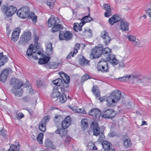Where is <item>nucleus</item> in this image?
<instances>
[{"mask_svg":"<svg viewBox=\"0 0 151 151\" xmlns=\"http://www.w3.org/2000/svg\"><path fill=\"white\" fill-rule=\"evenodd\" d=\"M121 29L124 31H127L129 30V24L124 20H122L121 21Z\"/></svg>","mask_w":151,"mask_h":151,"instance_id":"30","label":"nucleus"},{"mask_svg":"<svg viewBox=\"0 0 151 151\" xmlns=\"http://www.w3.org/2000/svg\"><path fill=\"white\" fill-rule=\"evenodd\" d=\"M106 57L107 62L110 61V63L113 65H117L119 63V60L116 59L115 55H112L111 50L110 52L108 53Z\"/></svg>","mask_w":151,"mask_h":151,"instance_id":"13","label":"nucleus"},{"mask_svg":"<svg viewBox=\"0 0 151 151\" xmlns=\"http://www.w3.org/2000/svg\"><path fill=\"white\" fill-rule=\"evenodd\" d=\"M92 33V31L90 29H84L83 31V33L85 34L86 33H89L90 34H91Z\"/></svg>","mask_w":151,"mask_h":151,"instance_id":"59","label":"nucleus"},{"mask_svg":"<svg viewBox=\"0 0 151 151\" xmlns=\"http://www.w3.org/2000/svg\"><path fill=\"white\" fill-rule=\"evenodd\" d=\"M59 21L57 17H51L48 20V26L49 27L54 26Z\"/></svg>","mask_w":151,"mask_h":151,"instance_id":"19","label":"nucleus"},{"mask_svg":"<svg viewBox=\"0 0 151 151\" xmlns=\"http://www.w3.org/2000/svg\"><path fill=\"white\" fill-rule=\"evenodd\" d=\"M73 52H71L67 56V57L66 58V59L67 60H68L70 59L71 57H73Z\"/></svg>","mask_w":151,"mask_h":151,"instance_id":"62","label":"nucleus"},{"mask_svg":"<svg viewBox=\"0 0 151 151\" xmlns=\"http://www.w3.org/2000/svg\"><path fill=\"white\" fill-rule=\"evenodd\" d=\"M130 79L129 75H126L124 76L119 78L118 79L121 81L125 82H128L129 81Z\"/></svg>","mask_w":151,"mask_h":151,"instance_id":"43","label":"nucleus"},{"mask_svg":"<svg viewBox=\"0 0 151 151\" xmlns=\"http://www.w3.org/2000/svg\"><path fill=\"white\" fill-rule=\"evenodd\" d=\"M60 93L58 90L57 86H54L51 94L52 98H55L59 97L60 95Z\"/></svg>","mask_w":151,"mask_h":151,"instance_id":"26","label":"nucleus"},{"mask_svg":"<svg viewBox=\"0 0 151 151\" xmlns=\"http://www.w3.org/2000/svg\"><path fill=\"white\" fill-rule=\"evenodd\" d=\"M45 146L48 149H52L53 150L56 149V147L53 144L52 142L49 139H46L45 143Z\"/></svg>","mask_w":151,"mask_h":151,"instance_id":"27","label":"nucleus"},{"mask_svg":"<svg viewBox=\"0 0 151 151\" xmlns=\"http://www.w3.org/2000/svg\"><path fill=\"white\" fill-rule=\"evenodd\" d=\"M60 64L59 63H57L55 62H50L48 64L45 65V66L47 68L50 69H55L58 68V66Z\"/></svg>","mask_w":151,"mask_h":151,"instance_id":"31","label":"nucleus"},{"mask_svg":"<svg viewBox=\"0 0 151 151\" xmlns=\"http://www.w3.org/2000/svg\"><path fill=\"white\" fill-rule=\"evenodd\" d=\"M13 90L14 91H12V88L11 89V91L12 93L14 94L16 96H21V95L22 94V93L23 92V90L22 89H21L20 91H17L18 90H16L15 89H14Z\"/></svg>","mask_w":151,"mask_h":151,"instance_id":"46","label":"nucleus"},{"mask_svg":"<svg viewBox=\"0 0 151 151\" xmlns=\"http://www.w3.org/2000/svg\"><path fill=\"white\" fill-rule=\"evenodd\" d=\"M81 126L84 128H87L88 126V120L86 119H83L81 121Z\"/></svg>","mask_w":151,"mask_h":151,"instance_id":"44","label":"nucleus"},{"mask_svg":"<svg viewBox=\"0 0 151 151\" xmlns=\"http://www.w3.org/2000/svg\"><path fill=\"white\" fill-rule=\"evenodd\" d=\"M47 4L51 9H52L54 6V3L51 1L50 0H47Z\"/></svg>","mask_w":151,"mask_h":151,"instance_id":"50","label":"nucleus"},{"mask_svg":"<svg viewBox=\"0 0 151 151\" xmlns=\"http://www.w3.org/2000/svg\"><path fill=\"white\" fill-rule=\"evenodd\" d=\"M38 43L37 42H35L34 45L33 44H31L29 46L26 52V55L27 58L30 59L32 57L35 59H37L39 58H38L37 55H35V52L33 51L34 48L36 49L39 48Z\"/></svg>","mask_w":151,"mask_h":151,"instance_id":"4","label":"nucleus"},{"mask_svg":"<svg viewBox=\"0 0 151 151\" xmlns=\"http://www.w3.org/2000/svg\"><path fill=\"white\" fill-rule=\"evenodd\" d=\"M50 119V116L47 115L42 119L39 126V129L41 131L43 132L45 131L46 129V125L49 121Z\"/></svg>","mask_w":151,"mask_h":151,"instance_id":"10","label":"nucleus"},{"mask_svg":"<svg viewBox=\"0 0 151 151\" xmlns=\"http://www.w3.org/2000/svg\"><path fill=\"white\" fill-rule=\"evenodd\" d=\"M37 86L38 88H40L43 85L42 82L40 80H38L37 81Z\"/></svg>","mask_w":151,"mask_h":151,"instance_id":"56","label":"nucleus"},{"mask_svg":"<svg viewBox=\"0 0 151 151\" xmlns=\"http://www.w3.org/2000/svg\"><path fill=\"white\" fill-rule=\"evenodd\" d=\"M92 92L96 97L100 96V92L99 90L97 88L96 86H93Z\"/></svg>","mask_w":151,"mask_h":151,"instance_id":"34","label":"nucleus"},{"mask_svg":"<svg viewBox=\"0 0 151 151\" xmlns=\"http://www.w3.org/2000/svg\"><path fill=\"white\" fill-rule=\"evenodd\" d=\"M102 145L104 150L112 149V145L107 141H104L102 142Z\"/></svg>","mask_w":151,"mask_h":151,"instance_id":"29","label":"nucleus"},{"mask_svg":"<svg viewBox=\"0 0 151 151\" xmlns=\"http://www.w3.org/2000/svg\"><path fill=\"white\" fill-rule=\"evenodd\" d=\"M29 98L27 96L24 97L23 98V101L24 102H27L29 100Z\"/></svg>","mask_w":151,"mask_h":151,"instance_id":"63","label":"nucleus"},{"mask_svg":"<svg viewBox=\"0 0 151 151\" xmlns=\"http://www.w3.org/2000/svg\"><path fill=\"white\" fill-rule=\"evenodd\" d=\"M28 19H32V21L36 22L37 19V16H35L34 13L33 12H31L30 14H28Z\"/></svg>","mask_w":151,"mask_h":151,"instance_id":"39","label":"nucleus"},{"mask_svg":"<svg viewBox=\"0 0 151 151\" xmlns=\"http://www.w3.org/2000/svg\"><path fill=\"white\" fill-rule=\"evenodd\" d=\"M17 10V9L15 6L12 5L9 6L8 13L6 14L7 17H9L12 16Z\"/></svg>","mask_w":151,"mask_h":151,"instance_id":"20","label":"nucleus"},{"mask_svg":"<svg viewBox=\"0 0 151 151\" xmlns=\"http://www.w3.org/2000/svg\"><path fill=\"white\" fill-rule=\"evenodd\" d=\"M60 102L62 103L65 102L67 100V98L65 94L63 93L60 95L58 98Z\"/></svg>","mask_w":151,"mask_h":151,"instance_id":"38","label":"nucleus"},{"mask_svg":"<svg viewBox=\"0 0 151 151\" xmlns=\"http://www.w3.org/2000/svg\"><path fill=\"white\" fill-rule=\"evenodd\" d=\"M59 74L63 81L64 79L66 80L67 79H68V77H70L66 73L63 72H60Z\"/></svg>","mask_w":151,"mask_h":151,"instance_id":"48","label":"nucleus"},{"mask_svg":"<svg viewBox=\"0 0 151 151\" xmlns=\"http://www.w3.org/2000/svg\"><path fill=\"white\" fill-rule=\"evenodd\" d=\"M52 48L50 49H46V52L48 55H50L52 53Z\"/></svg>","mask_w":151,"mask_h":151,"instance_id":"61","label":"nucleus"},{"mask_svg":"<svg viewBox=\"0 0 151 151\" xmlns=\"http://www.w3.org/2000/svg\"><path fill=\"white\" fill-rule=\"evenodd\" d=\"M79 63L81 65H87L89 63L88 61L83 56L80 58L79 60Z\"/></svg>","mask_w":151,"mask_h":151,"instance_id":"37","label":"nucleus"},{"mask_svg":"<svg viewBox=\"0 0 151 151\" xmlns=\"http://www.w3.org/2000/svg\"><path fill=\"white\" fill-rule=\"evenodd\" d=\"M111 49L108 47L104 49L101 47L96 46L91 50V53L90 54V58L92 59H96L100 57L103 54V55L106 57L108 53L110 52Z\"/></svg>","mask_w":151,"mask_h":151,"instance_id":"2","label":"nucleus"},{"mask_svg":"<svg viewBox=\"0 0 151 151\" xmlns=\"http://www.w3.org/2000/svg\"><path fill=\"white\" fill-rule=\"evenodd\" d=\"M146 14L151 18V8H149L146 11Z\"/></svg>","mask_w":151,"mask_h":151,"instance_id":"60","label":"nucleus"},{"mask_svg":"<svg viewBox=\"0 0 151 151\" xmlns=\"http://www.w3.org/2000/svg\"><path fill=\"white\" fill-rule=\"evenodd\" d=\"M21 28L19 27L16 28L14 30L12 35V39L14 42H16L17 40Z\"/></svg>","mask_w":151,"mask_h":151,"instance_id":"16","label":"nucleus"},{"mask_svg":"<svg viewBox=\"0 0 151 151\" xmlns=\"http://www.w3.org/2000/svg\"><path fill=\"white\" fill-rule=\"evenodd\" d=\"M90 129L93 132V135L99 136L98 139L99 141H100L103 139L104 137V130H101V128L96 122L94 121L91 123Z\"/></svg>","mask_w":151,"mask_h":151,"instance_id":"3","label":"nucleus"},{"mask_svg":"<svg viewBox=\"0 0 151 151\" xmlns=\"http://www.w3.org/2000/svg\"><path fill=\"white\" fill-rule=\"evenodd\" d=\"M85 24V22H81L79 24L78 23H75L73 26L74 30L76 32L81 31L82 30L83 26Z\"/></svg>","mask_w":151,"mask_h":151,"instance_id":"24","label":"nucleus"},{"mask_svg":"<svg viewBox=\"0 0 151 151\" xmlns=\"http://www.w3.org/2000/svg\"><path fill=\"white\" fill-rule=\"evenodd\" d=\"M29 8L27 6H24L20 9L17 12V16L22 18H25L28 16L29 12Z\"/></svg>","mask_w":151,"mask_h":151,"instance_id":"8","label":"nucleus"},{"mask_svg":"<svg viewBox=\"0 0 151 151\" xmlns=\"http://www.w3.org/2000/svg\"><path fill=\"white\" fill-rule=\"evenodd\" d=\"M9 73V70L7 69L3 70L1 74L0 80L2 82H4L7 78Z\"/></svg>","mask_w":151,"mask_h":151,"instance_id":"21","label":"nucleus"},{"mask_svg":"<svg viewBox=\"0 0 151 151\" xmlns=\"http://www.w3.org/2000/svg\"><path fill=\"white\" fill-rule=\"evenodd\" d=\"M67 78L68 79H67L66 80H64L63 84L62 86L65 88H67L69 86V83L70 82V77H68Z\"/></svg>","mask_w":151,"mask_h":151,"instance_id":"42","label":"nucleus"},{"mask_svg":"<svg viewBox=\"0 0 151 151\" xmlns=\"http://www.w3.org/2000/svg\"><path fill=\"white\" fill-rule=\"evenodd\" d=\"M57 87L58 88V90L60 89L62 92L64 93L66 91V88L62 86L59 87L57 86Z\"/></svg>","mask_w":151,"mask_h":151,"instance_id":"58","label":"nucleus"},{"mask_svg":"<svg viewBox=\"0 0 151 151\" xmlns=\"http://www.w3.org/2000/svg\"><path fill=\"white\" fill-rule=\"evenodd\" d=\"M71 138L68 135H66L65 141L67 142H70L71 140Z\"/></svg>","mask_w":151,"mask_h":151,"instance_id":"64","label":"nucleus"},{"mask_svg":"<svg viewBox=\"0 0 151 151\" xmlns=\"http://www.w3.org/2000/svg\"><path fill=\"white\" fill-rule=\"evenodd\" d=\"M121 18L119 16L116 14L114 15L109 18V22L111 25H113L114 23H117L120 21Z\"/></svg>","mask_w":151,"mask_h":151,"instance_id":"17","label":"nucleus"},{"mask_svg":"<svg viewBox=\"0 0 151 151\" xmlns=\"http://www.w3.org/2000/svg\"><path fill=\"white\" fill-rule=\"evenodd\" d=\"M109 67L108 62L104 59H101L98 62L97 65V69L98 71L103 73H107L109 70Z\"/></svg>","mask_w":151,"mask_h":151,"instance_id":"5","label":"nucleus"},{"mask_svg":"<svg viewBox=\"0 0 151 151\" xmlns=\"http://www.w3.org/2000/svg\"><path fill=\"white\" fill-rule=\"evenodd\" d=\"M63 29V25L61 24H59L58 22L52 28L51 31L52 33H55Z\"/></svg>","mask_w":151,"mask_h":151,"instance_id":"28","label":"nucleus"},{"mask_svg":"<svg viewBox=\"0 0 151 151\" xmlns=\"http://www.w3.org/2000/svg\"><path fill=\"white\" fill-rule=\"evenodd\" d=\"M70 108L71 109L74 111L75 112H77L78 113H84L83 112H82L81 111H78V107H71ZM79 110H81V109H79Z\"/></svg>","mask_w":151,"mask_h":151,"instance_id":"53","label":"nucleus"},{"mask_svg":"<svg viewBox=\"0 0 151 151\" xmlns=\"http://www.w3.org/2000/svg\"><path fill=\"white\" fill-rule=\"evenodd\" d=\"M44 136L43 133H40L39 134L37 138V140L40 144H43L42 139Z\"/></svg>","mask_w":151,"mask_h":151,"instance_id":"41","label":"nucleus"},{"mask_svg":"<svg viewBox=\"0 0 151 151\" xmlns=\"http://www.w3.org/2000/svg\"><path fill=\"white\" fill-rule=\"evenodd\" d=\"M127 38L129 41L132 42L136 39L134 36L131 35L127 36Z\"/></svg>","mask_w":151,"mask_h":151,"instance_id":"55","label":"nucleus"},{"mask_svg":"<svg viewBox=\"0 0 151 151\" xmlns=\"http://www.w3.org/2000/svg\"><path fill=\"white\" fill-rule=\"evenodd\" d=\"M132 42L134 46L138 45L140 44L139 40L137 39H136Z\"/></svg>","mask_w":151,"mask_h":151,"instance_id":"57","label":"nucleus"},{"mask_svg":"<svg viewBox=\"0 0 151 151\" xmlns=\"http://www.w3.org/2000/svg\"><path fill=\"white\" fill-rule=\"evenodd\" d=\"M73 35L69 31H67L66 32L60 31L59 35V39L62 40L68 41L72 39Z\"/></svg>","mask_w":151,"mask_h":151,"instance_id":"9","label":"nucleus"},{"mask_svg":"<svg viewBox=\"0 0 151 151\" xmlns=\"http://www.w3.org/2000/svg\"><path fill=\"white\" fill-rule=\"evenodd\" d=\"M101 36L104 40L105 45L109 44L111 41V38L109 36L108 33L106 31H104L101 33Z\"/></svg>","mask_w":151,"mask_h":151,"instance_id":"15","label":"nucleus"},{"mask_svg":"<svg viewBox=\"0 0 151 151\" xmlns=\"http://www.w3.org/2000/svg\"><path fill=\"white\" fill-rule=\"evenodd\" d=\"M19 145H12L10 146L9 149L7 151H19Z\"/></svg>","mask_w":151,"mask_h":151,"instance_id":"36","label":"nucleus"},{"mask_svg":"<svg viewBox=\"0 0 151 151\" xmlns=\"http://www.w3.org/2000/svg\"><path fill=\"white\" fill-rule=\"evenodd\" d=\"M124 140L123 141V145L125 148H129L131 147L132 145V142L130 139L126 137L124 138Z\"/></svg>","mask_w":151,"mask_h":151,"instance_id":"32","label":"nucleus"},{"mask_svg":"<svg viewBox=\"0 0 151 151\" xmlns=\"http://www.w3.org/2000/svg\"><path fill=\"white\" fill-rule=\"evenodd\" d=\"M71 118L69 116H68L62 122L61 125L62 128L64 129L67 128L70 124Z\"/></svg>","mask_w":151,"mask_h":151,"instance_id":"18","label":"nucleus"},{"mask_svg":"<svg viewBox=\"0 0 151 151\" xmlns=\"http://www.w3.org/2000/svg\"><path fill=\"white\" fill-rule=\"evenodd\" d=\"M121 97V92L119 91H115L109 96H105L101 98L99 97V100L100 102L104 101H106V105L108 106H113L114 104L119 101Z\"/></svg>","mask_w":151,"mask_h":151,"instance_id":"1","label":"nucleus"},{"mask_svg":"<svg viewBox=\"0 0 151 151\" xmlns=\"http://www.w3.org/2000/svg\"><path fill=\"white\" fill-rule=\"evenodd\" d=\"M42 58H40L38 63L41 64H45L47 63L50 58L45 55H43Z\"/></svg>","mask_w":151,"mask_h":151,"instance_id":"25","label":"nucleus"},{"mask_svg":"<svg viewBox=\"0 0 151 151\" xmlns=\"http://www.w3.org/2000/svg\"><path fill=\"white\" fill-rule=\"evenodd\" d=\"M63 118L62 116L60 115H56L54 119V122L55 123H58L61 121H62Z\"/></svg>","mask_w":151,"mask_h":151,"instance_id":"45","label":"nucleus"},{"mask_svg":"<svg viewBox=\"0 0 151 151\" xmlns=\"http://www.w3.org/2000/svg\"><path fill=\"white\" fill-rule=\"evenodd\" d=\"M6 133L7 131L4 129L0 131V135H1L4 138L6 136Z\"/></svg>","mask_w":151,"mask_h":151,"instance_id":"52","label":"nucleus"},{"mask_svg":"<svg viewBox=\"0 0 151 151\" xmlns=\"http://www.w3.org/2000/svg\"><path fill=\"white\" fill-rule=\"evenodd\" d=\"M55 132L56 134H59L61 137L63 138L66 135L67 131L63 128L61 129L58 128L55 131Z\"/></svg>","mask_w":151,"mask_h":151,"instance_id":"23","label":"nucleus"},{"mask_svg":"<svg viewBox=\"0 0 151 151\" xmlns=\"http://www.w3.org/2000/svg\"><path fill=\"white\" fill-rule=\"evenodd\" d=\"M24 117V115L21 112H19L16 114V117L17 119H20Z\"/></svg>","mask_w":151,"mask_h":151,"instance_id":"51","label":"nucleus"},{"mask_svg":"<svg viewBox=\"0 0 151 151\" xmlns=\"http://www.w3.org/2000/svg\"><path fill=\"white\" fill-rule=\"evenodd\" d=\"M31 32H24L19 42V44L22 45L27 44L31 39Z\"/></svg>","mask_w":151,"mask_h":151,"instance_id":"6","label":"nucleus"},{"mask_svg":"<svg viewBox=\"0 0 151 151\" xmlns=\"http://www.w3.org/2000/svg\"><path fill=\"white\" fill-rule=\"evenodd\" d=\"M102 114V117L106 119L113 118L116 115L115 112L111 109L104 110Z\"/></svg>","mask_w":151,"mask_h":151,"instance_id":"11","label":"nucleus"},{"mask_svg":"<svg viewBox=\"0 0 151 151\" xmlns=\"http://www.w3.org/2000/svg\"><path fill=\"white\" fill-rule=\"evenodd\" d=\"M9 7L6 6H3L1 7V9L2 12L5 14L8 13Z\"/></svg>","mask_w":151,"mask_h":151,"instance_id":"49","label":"nucleus"},{"mask_svg":"<svg viewBox=\"0 0 151 151\" xmlns=\"http://www.w3.org/2000/svg\"><path fill=\"white\" fill-rule=\"evenodd\" d=\"M23 84L24 83L22 81L15 78H12L10 82V85L13 86L12 88V91H14V89H15L16 90L19 89Z\"/></svg>","mask_w":151,"mask_h":151,"instance_id":"7","label":"nucleus"},{"mask_svg":"<svg viewBox=\"0 0 151 151\" xmlns=\"http://www.w3.org/2000/svg\"><path fill=\"white\" fill-rule=\"evenodd\" d=\"M101 111L98 109L93 108L89 112V115L92 116L94 119L98 120L100 116Z\"/></svg>","mask_w":151,"mask_h":151,"instance_id":"12","label":"nucleus"},{"mask_svg":"<svg viewBox=\"0 0 151 151\" xmlns=\"http://www.w3.org/2000/svg\"><path fill=\"white\" fill-rule=\"evenodd\" d=\"M88 8L89 9V13L88 15L84 16L81 19V20H82V22H85V24L86 22H90L92 21H93V19L90 17V8Z\"/></svg>","mask_w":151,"mask_h":151,"instance_id":"33","label":"nucleus"},{"mask_svg":"<svg viewBox=\"0 0 151 151\" xmlns=\"http://www.w3.org/2000/svg\"><path fill=\"white\" fill-rule=\"evenodd\" d=\"M6 55H3L2 52L0 53V61L1 60H6Z\"/></svg>","mask_w":151,"mask_h":151,"instance_id":"54","label":"nucleus"},{"mask_svg":"<svg viewBox=\"0 0 151 151\" xmlns=\"http://www.w3.org/2000/svg\"><path fill=\"white\" fill-rule=\"evenodd\" d=\"M129 76L130 78H131L132 79H138V80L142 81L145 82L147 81L149 83L151 82L150 79H147V78H144L140 74H131Z\"/></svg>","mask_w":151,"mask_h":151,"instance_id":"14","label":"nucleus"},{"mask_svg":"<svg viewBox=\"0 0 151 151\" xmlns=\"http://www.w3.org/2000/svg\"><path fill=\"white\" fill-rule=\"evenodd\" d=\"M89 75L86 73H85L81 77V83L83 84V82L88 79L90 78Z\"/></svg>","mask_w":151,"mask_h":151,"instance_id":"40","label":"nucleus"},{"mask_svg":"<svg viewBox=\"0 0 151 151\" xmlns=\"http://www.w3.org/2000/svg\"><path fill=\"white\" fill-rule=\"evenodd\" d=\"M103 7L106 12L105 13V16L107 17H109L111 16V9L110 5L108 4H105Z\"/></svg>","mask_w":151,"mask_h":151,"instance_id":"22","label":"nucleus"},{"mask_svg":"<svg viewBox=\"0 0 151 151\" xmlns=\"http://www.w3.org/2000/svg\"><path fill=\"white\" fill-rule=\"evenodd\" d=\"M63 81L60 78H58L52 81V83L56 86H55L59 87L62 85Z\"/></svg>","mask_w":151,"mask_h":151,"instance_id":"35","label":"nucleus"},{"mask_svg":"<svg viewBox=\"0 0 151 151\" xmlns=\"http://www.w3.org/2000/svg\"><path fill=\"white\" fill-rule=\"evenodd\" d=\"M87 147L88 149L91 150H97V148L94 144L92 142H89L88 144Z\"/></svg>","mask_w":151,"mask_h":151,"instance_id":"47","label":"nucleus"}]
</instances>
